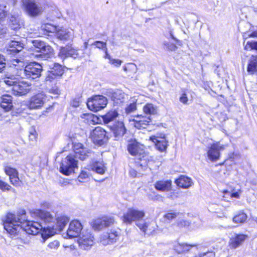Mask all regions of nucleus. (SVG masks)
<instances>
[{
    "mask_svg": "<svg viewBox=\"0 0 257 257\" xmlns=\"http://www.w3.org/2000/svg\"><path fill=\"white\" fill-rule=\"evenodd\" d=\"M78 242L81 248L84 250L88 249L94 244V237L89 232L83 231Z\"/></svg>",
    "mask_w": 257,
    "mask_h": 257,
    "instance_id": "obj_11",
    "label": "nucleus"
},
{
    "mask_svg": "<svg viewBox=\"0 0 257 257\" xmlns=\"http://www.w3.org/2000/svg\"><path fill=\"white\" fill-rule=\"evenodd\" d=\"M77 167V161L72 155L67 156L61 163L60 172L68 176L74 172V169Z\"/></svg>",
    "mask_w": 257,
    "mask_h": 257,
    "instance_id": "obj_5",
    "label": "nucleus"
},
{
    "mask_svg": "<svg viewBox=\"0 0 257 257\" xmlns=\"http://www.w3.org/2000/svg\"><path fill=\"white\" fill-rule=\"evenodd\" d=\"M145 215L143 210H140L134 208H129L126 212L124 213L122 221L126 224H131L133 221H137L136 225L145 233L149 234L154 230V228H150V224L144 222L142 220Z\"/></svg>",
    "mask_w": 257,
    "mask_h": 257,
    "instance_id": "obj_3",
    "label": "nucleus"
},
{
    "mask_svg": "<svg viewBox=\"0 0 257 257\" xmlns=\"http://www.w3.org/2000/svg\"><path fill=\"white\" fill-rule=\"evenodd\" d=\"M225 149V146L219 142L212 144L207 152L208 158L212 161H216L220 157V151Z\"/></svg>",
    "mask_w": 257,
    "mask_h": 257,
    "instance_id": "obj_15",
    "label": "nucleus"
},
{
    "mask_svg": "<svg viewBox=\"0 0 257 257\" xmlns=\"http://www.w3.org/2000/svg\"><path fill=\"white\" fill-rule=\"evenodd\" d=\"M60 245L59 241L57 240H55L47 244L46 249L49 251L55 252L60 247Z\"/></svg>",
    "mask_w": 257,
    "mask_h": 257,
    "instance_id": "obj_38",
    "label": "nucleus"
},
{
    "mask_svg": "<svg viewBox=\"0 0 257 257\" xmlns=\"http://www.w3.org/2000/svg\"><path fill=\"white\" fill-rule=\"evenodd\" d=\"M89 178V173L87 171H82L78 177V180L80 182H86Z\"/></svg>",
    "mask_w": 257,
    "mask_h": 257,
    "instance_id": "obj_46",
    "label": "nucleus"
},
{
    "mask_svg": "<svg viewBox=\"0 0 257 257\" xmlns=\"http://www.w3.org/2000/svg\"><path fill=\"white\" fill-rule=\"evenodd\" d=\"M137 109L136 106V100L134 99L133 100V102L130 103L129 105H128L125 108V113L128 114L133 111H134Z\"/></svg>",
    "mask_w": 257,
    "mask_h": 257,
    "instance_id": "obj_45",
    "label": "nucleus"
},
{
    "mask_svg": "<svg viewBox=\"0 0 257 257\" xmlns=\"http://www.w3.org/2000/svg\"><path fill=\"white\" fill-rule=\"evenodd\" d=\"M151 118L150 116H144L142 114L138 115L135 117L132 120H130L132 125L138 129L145 128L150 122Z\"/></svg>",
    "mask_w": 257,
    "mask_h": 257,
    "instance_id": "obj_19",
    "label": "nucleus"
},
{
    "mask_svg": "<svg viewBox=\"0 0 257 257\" xmlns=\"http://www.w3.org/2000/svg\"><path fill=\"white\" fill-rule=\"evenodd\" d=\"M31 43L36 48L38 49V51L39 52L40 50H41L46 44L44 42L40 40H33L31 41Z\"/></svg>",
    "mask_w": 257,
    "mask_h": 257,
    "instance_id": "obj_43",
    "label": "nucleus"
},
{
    "mask_svg": "<svg viewBox=\"0 0 257 257\" xmlns=\"http://www.w3.org/2000/svg\"><path fill=\"white\" fill-rule=\"evenodd\" d=\"M119 235V231L113 229L110 232L103 235L100 238V242L104 245L113 243L116 242Z\"/></svg>",
    "mask_w": 257,
    "mask_h": 257,
    "instance_id": "obj_20",
    "label": "nucleus"
},
{
    "mask_svg": "<svg viewBox=\"0 0 257 257\" xmlns=\"http://www.w3.org/2000/svg\"><path fill=\"white\" fill-rule=\"evenodd\" d=\"M179 100L182 103L186 104L187 103L188 101V98L187 97V94L185 92H183L181 96L180 97Z\"/></svg>",
    "mask_w": 257,
    "mask_h": 257,
    "instance_id": "obj_57",
    "label": "nucleus"
},
{
    "mask_svg": "<svg viewBox=\"0 0 257 257\" xmlns=\"http://www.w3.org/2000/svg\"><path fill=\"white\" fill-rule=\"evenodd\" d=\"M127 149L131 155L137 156L140 160L142 159V157H144L145 151L143 146L135 140H131L128 141Z\"/></svg>",
    "mask_w": 257,
    "mask_h": 257,
    "instance_id": "obj_9",
    "label": "nucleus"
},
{
    "mask_svg": "<svg viewBox=\"0 0 257 257\" xmlns=\"http://www.w3.org/2000/svg\"><path fill=\"white\" fill-rule=\"evenodd\" d=\"M247 215L243 212H240L233 218V221L236 223H241L245 221Z\"/></svg>",
    "mask_w": 257,
    "mask_h": 257,
    "instance_id": "obj_40",
    "label": "nucleus"
},
{
    "mask_svg": "<svg viewBox=\"0 0 257 257\" xmlns=\"http://www.w3.org/2000/svg\"><path fill=\"white\" fill-rule=\"evenodd\" d=\"M54 55V50L49 45L45 44L41 50H40L39 56L43 59L51 58Z\"/></svg>",
    "mask_w": 257,
    "mask_h": 257,
    "instance_id": "obj_30",
    "label": "nucleus"
},
{
    "mask_svg": "<svg viewBox=\"0 0 257 257\" xmlns=\"http://www.w3.org/2000/svg\"><path fill=\"white\" fill-rule=\"evenodd\" d=\"M0 189L3 192L12 191L14 193L16 192L15 189L13 188L9 184L2 180H0Z\"/></svg>",
    "mask_w": 257,
    "mask_h": 257,
    "instance_id": "obj_42",
    "label": "nucleus"
},
{
    "mask_svg": "<svg viewBox=\"0 0 257 257\" xmlns=\"http://www.w3.org/2000/svg\"><path fill=\"white\" fill-rule=\"evenodd\" d=\"M164 45L166 49L171 51H175L177 49V46L172 43H165Z\"/></svg>",
    "mask_w": 257,
    "mask_h": 257,
    "instance_id": "obj_56",
    "label": "nucleus"
},
{
    "mask_svg": "<svg viewBox=\"0 0 257 257\" xmlns=\"http://www.w3.org/2000/svg\"><path fill=\"white\" fill-rule=\"evenodd\" d=\"M106 168L102 162H95L88 166V170L95 172L97 174H103Z\"/></svg>",
    "mask_w": 257,
    "mask_h": 257,
    "instance_id": "obj_28",
    "label": "nucleus"
},
{
    "mask_svg": "<svg viewBox=\"0 0 257 257\" xmlns=\"http://www.w3.org/2000/svg\"><path fill=\"white\" fill-rule=\"evenodd\" d=\"M155 188L159 191H168L171 188V181H159L155 185Z\"/></svg>",
    "mask_w": 257,
    "mask_h": 257,
    "instance_id": "obj_33",
    "label": "nucleus"
},
{
    "mask_svg": "<svg viewBox=\"0 0 257 257\" xmlns=\"http://www.w3.org/2000/svg\"><path fill=\"white\" fill-rule=\"evenodd\" d=\"M118 116V113L115 110L110 111L103 116V120L105 123H108L113 120Z\"/></svg>",
    "mask_w": 257,
    "mask_h": 257,
    "instance_id": "obj_37",
    "label": "nucleus"
},
{
    "mask_svg": "<svg viewBox=\"0 0 257 257\" xmlns=\"http://www.w3.org/2000/svg\"><path fill=\"white\" fill-rule=\"evenodd\" d=\"M190 225V222L188 221L181 220L177 222L176 225L179 228H183L186 226H188Z\"/></svg>",
    "mask_w": 257,
    "mask_h": 257,
    "instance_id": "obj_53",
    "label": "nucleus"
},
{
    "mask_svg": "<svg viewBox=\"0 0 257 257\" xmlns=\"http://www.w3.org/2000/svg\"><path fill=\"white\" fill-rule=\"evenodd\" d=\"M195 246H196L195 244L177 242L174 244V249L178 253L180 254L188 251L192 247Z\"/></svg>",
    "mask_w": 257,
    "mask_h": 257,
    "instance_id": "obj_31",
    "label": "nucleus"
},
{
    "mask_svg": "<svg viewBox=\"0 0 257 257\" xmlns=\"http://www.w3.org/2000/svg\"><path fill=\"white\" fill-rule=\"evenodd\" d=\"M26 65L23 59H14L11 61V67L17 70V75L21 77H24L23 71Z\"/></svg>",
    "mask_w": 257,
    "mask_h": 257,
    "instance_id": "obj_21",
    "label": "nucleus"
},
{
    "mask_svg": "<svg viewBox=\"0 0 257 257\" xmlns=\"http://www.w3.org/2000/svg\"><path fill=\"white\" fill-rule=\"evenodd\" d=\"M107 99L103 95H95L89 98L87 102L88 108L93 111L103 109L107 104Z\"/></svg>",
    "mask_w": 257,
    "mask_h": 257,
    "instance_id": "obj_6",
    "label": "nucleus"
},
{
    "mask_svg": "<svg viewBox=\"0 0 257 257\" xmlns=\"http://www.w3.org/2000/svg\"><path fill=\"white\" fill-rule=\"evenodd\" d=\"M7 15V11L6 7L4 6H0V20L5 18Z\"/></svg>",
    "mask_w": 257,
    "mask_h": 257,
    "instance_id": "obj_54",
    "label": "nucleus"
},
{
    "mask_svg": "<svg viewBox=\"0 0 257 257\" xmlns=\"http://www.w3.org/2000/svg\"><path fill=\"white\" fill-rule=\"evenodd\" d=\"M114 220L113 217L105 216L101 219H97L92 222V227L96 230H100L106 227L113 224Z\"/></svg>",
    "mask_w": 257,
    "mask_h": 257,
    "instance_id": "obj_16",
    "label": "nucleus"
},
{
    "mask_svg": "<svg viewBox=\"0 0 257 257\" xmlns=\"http://www.w3.org/2000/svg\"><path fill=\"white\" fill-rule=\"evenodd\" d=\"M25 214L23 211L21 216L16 215L13 213H8L6 219L4 222V228L12 236V237L17 235L26 232L29 234L36 235L42 229L44 230L43 234L46 233L44 226L38 222L32 221H25L22 218V215Z\"/></svg>",
    "mask_w": 257,
    "mask_h": 257,
    "instance_id": "obj_1",
    "label": "nucleus"
},
{
    "mask_svg": "<svg viewBox=\"0 0 257 257\" xmlns=\"http://www.w3.org/2000/svg\"><path fill=\"white\" fill-rule=\"evenodd\" d=\"M56 34L59 39L63 41L72 40L74 38V33L72 30L58 28Z\"/></svg>",
    "mask_w": 257,
    "mask_h": 257,
    "instance_id": "obj_24",
    "label": "nucleus"
},
{
    "mask_svg": "<svg viewBox=\"0 0 257 257\" xmlns=\"http://www.w3.org/2000/svg\"><path fill=\"white\" fill-rule=\"evenodd\" d=\"M90 138L94 144L102 145L107 141L106 132L100 126L96 127L90 132Z\"/></svg>",
    "mask_w": 257,
    "mask_h": 257,
    "instance_id": "obj_8",
    "label": "nucleus"
},
{
    "mask_svg": "<svg viewBox=\"0 0 257 257\" xmlns=\"http://www.w3.org/2000/svg\"><path fill=\"white\" fill-rule=\"evenodd\" d=\"M81 103V97L78 96L73 99L71 102V105L73 107H78Z\"/></svg>",
    "mask_w": 257,
    "mask_h": 257,
    "instance_id": "obj_52",
    "label": "nucleus"
},
{
    "mask_svg": "<svg viewBox=\"0 0 257 257\" xmlns=\"http://www.w3.org/2000/svg\"><path fill=\"white\" fill-rule=\"evenodd\" d=\"M38 137V134L35 128L32 127L29 131V139L32 142H35Z\"/></svg>",
    "mask_w": 257,
    "mask_h": 257,
    "instance_id": "obj_48",
    "label": "nucleus"
},
{
    "mask_svg": "<svg viewBox=\"0 0 257 257\" xmlns=\"http://www.w3.org/2000/svg\"><path fill=\"white\" fill-rule=\"evenodd\" d=\"M11 27L13 30H16L20 27V23L19 22V20L14 17H12L11 19V24H10Z\"/></svg>",
    "mask_w": 257,
    "mask_h": 257,
    "instance_id": "obj_47",
    "label": "nucleus"
},
{
    "mask_svg": "<svg viewBox=\"0 0 257 257\" xmlns=\"http://www.w3.org/2000/svg\"><path fill=\"white\" fill-rule=\"evenodd\" d=\"M18 79L14 76L6 77L3 79V82L8 86H12L13 87L18 82Z\"/></svg>",
    "mask_w": 257,
    "mask_h": 257,
    "instance_id": "obj_41",
    "label": "nucleus"
},
{
    "mask_svg": "<svg viewBox=\"0 0 257 257\" xmlns=\"http://www.w3.org/2000/svg\"><path fill=\"white\" fill-rule=\"evenodd\" d=\"M137 69L136 65L134 63H129L123 66L124 71H130L132 73H136L137 71Z\"/></svg>",
    "mask_w": 257,
    "mask_h": 257,
    "instance_id": "obj_44",
    "label": "nucleus"
},
{
    "mask_svg": "<svg viewBox=\"0 0 257 257\" xmlns=\"http://www.w3.org/2000/svg\"><path fill=\"white\" fill-rule=\"evenodd\" d=\"M58 55L61 58H65L68 56L76 58L78 57L79 54L77 50L71 46L68 45L60 49Z\"/></svg>",
    "mask_w": 257,
    "mask_h": 257,
    "instance_id": "obj_22",
    "label": "nucleus"
},
{
    "mask_svg": "<svg viewBox=\"0 0 257 257\" xmlns=\"http://www.w3.org/2000/svg\"><path fill=\"white\" fill-rule=\"evenodd\" d=\"M82 229L81 223L77 220L72 221L67 230V235L70 238L77 237Z\"/></svg>",
    "mask_w": 257,
    "mask_h": 257,
    "instance_id": "obj_18",
    "label": "nucleus"
},
{
    "mask_svg": "<svg viewBox=\"0 0 257 257\" xmlns=\"http://www.w3.org/2000/svg\"><path fill=\"white\" fill-rule=\"evenodd\" d=\"M42 71V66L36 62L31 63L27 65L23 71L24 77L32 78L33 79L37 78L41 76Z\"/></svg>",
    "mask_w": 257,
    "mask_h": 257,
    "instance_id": "obj_7",
    "label": "nucleus"
},
{
    "mask_svg": "<svg viewBox=\"0 0 257 257\" xmlns=\"http://www.w3.org/2000/svg\"><path fill=\"white\" fill-rule=\"evenodd\" d=\"M49 92L53 94L54 95V97H57L59 95L60 91L58 87H54L50 89Z\"/></svg>",
    "mask_w": 257,
    "mask_h": 257,
    "instance_id": "obj_55",
    "label": "nucleus"
},
{
    "mask_svg": "<svg viewBox=\"0 0 257 257\" xmlns=\"http://www.w3.org/2000/svg\"><path fill=\"white\" fill-rule=\"evenodd\" d=\"M150 140L155 144L157 150L161 152L165 151L168 146V142L165 137L158 138L155 136L150 137Z\"/></svg>",
    "mask_w": 257,
    "mask_h": 257,
    "instance_id": "obj_26",
    "label": "nucleus"
},
{
    "mask_svg": "<svg viewBox=\"0 0 257 257\" xmlns=\"http://www.w3.org/2000/svg\"><path fill=\"white\" fill-rule=\"evenodd\" d=\"M143 111L146 114L154 115L157 113V107L152 103H147L143 107Z\"/></svg>",
    "mask_w": 257,
    "mask_h": 257,
    "instance_id": "obj_36",
    "label": "nucleus"
},
{
    "mask_svg": "<svg viewBox=\"0 0 257 257\" xmlns=\"http://www.w3.org/2000/svg\"><path fill=\"white\" fill-rule=\"evenodd\" d=\"M22 8L26 13L32 17H36L42 14L47 5L44 2L36 0H21Z\"/></svg>",
    "mask_w": 257,
    "mask_h": 257,
    "instance_id": "obj_4",
    "label": "nucleus"
},
{
    "mask_svg": "<svg viewBox=\"0 0 257 257\" xmlns=\"http://www.w3.org/2000/svg\"><path fill=\"white\" fill-rule=\"evenodd\" d=\"M92 45L95 46L99 49H104L106 48V43L102 41H95Z\"/></svg>",
    "mask_w": 257,
    "mask_h": 257,
    "instance_id": "obj_51",
    "label": "nucleus"
},
{
    "mask_svg": "<svg viewBox=\"0 0 257 257\" xmlns=\"http://www.w3.org/2000/svg\"><path fill=\"white\" fill-rule=\"evenodd\" d=\"M245 49H255L257 50V42L255 41H248L245 45Z\"/></svg>",
    "mask_w": 257,
    "mask_h": 257,
    "instance_id": "obj_49",
    "label": "nucleus"
},
{
    "mask_svg": "<svg viewBox=\"0 0 257 257\" xmlns=\"http://www.w3.org/2000/svg\"><path fill=\"white\" fill-rule=\"evenodd\" d=\"M179 214L177 212H169L164 215V218L169 220H171L175 218Z\"/></svg>",
    "mask_w": 257,
    "mask_h": 257,
    "instance_id": "obj_50",
    "label": "nucleus"
},
{
    "mask_svg": "<svg viewBox=\"0 0 257 257\" xmlns=\"http://www.w3.org/2000/svg\"><path fill=\"white\" fill-rule=\"evenodd\" d=\"M168 197L170 198H171L172 199H175V198H176L177 197V196L175 194L173 193L172 195H171Z\"/></svg>",
    "mask_w": 257,
    "mask_h": 257,
    "instance_id": "obj_64",
    "label": "nucleus"
},
{
    "mask_svg": "<svg viewBox=\"0 0 257 257\" xmlns=\"http://www.w3.org/2000/svg\"><path fill=\"white\" fill-rule=\"evenodd\" d=\"M46 101V95L43 93H38L30 98L28 106L30 109H39L43 106Z\"/></svg>",
    "mask_w": 257,
    "mask_h": 257,
    "instance_id": "obj_10",
    "label": "nucleus"
},
{
    "mask_svg": "<svg viewBox=\"0 0 257 257\" xmlns=\"http://www.w3.org/2000/svg\"><path fill=\"white\" fill-rule=\"evenodd\" d=\"M130 174L133 177H136L137 175V172L134 169H131L130 170Z\"/></svg>",
    "mask_w": 257,
    "mask_h": 257,
    "instance_id": "obj_61",
    "label": "nucleus"
},
{
    "mask_svg": "<svg viewBox=\"0 0 257 257\" xmlns=\"http://www.w3.org/2000/svg\"><path fill=\"white\" fill-rule=\"evenodd\" d=\"M31 89V85L24 81H19L12 88L15 95L22 96L27 94Z\"/></svg>",
    "mask_w": 257,
    "mask_h": 257,
    "instance_id": "obj_13",
    "label": "nucleus"
},
{
    "mask_svg": "<svg viewBox=\"0 0 257 257\" xmlns=\"http://www.w3.org/2000/svg\"><path fill=\"white\" fill-rule=\"evenodd\" d=\"M175 182L177 186L183 188H188L193 185L192 179L185 176H181Z\"/></svg>",
    "mask_w": 257,
    "mask_h": 257,
    "instance_id": "obj_27",
    "label": "nucleus"
},
{
    "mask_svg": "<svg viewBox=\"0 0 257 257\" xmlns=\"http://www.w3.org/2000/svg\"><path fill=\"white\" fill-rule=\"evenodd\" d=\"M64 73V70L61 65L58 63H54L52 66H50V70H48L46 80L52 81L58 77H60Z\"/></svg>",
    "mask_w": 257,
    "mask_h": 257,
    "instance_id": "obj_12",
    "label": "nucleus"
},
{
    "mask_svg": "<svg viewBox=\"0 0 257 257\" xmlns=\"http://www.w3.org/2000/svg\"><path fill=\"white\" fill-rule=\"evenodd\" d=\"M5 173L9 176L11 183L15 187H19L22 181L19 177L18 171L15 168L10 166H6L4 169Z\"/></svg>",
    "mask_w": 257,
    "mask_h": 257,
    "instance_id": "obj_14",
    "label": "nucleus"
},
{
    "mask_svg": "<svg viewBox=\"0 0 257 257\" xmlns=\"http://www.w3.org/2000/svg\"><path fill=\"white\" fill-rule=\"evenodd\" d=\"M57 29L58 28L50 24H43L41 27V30L44 32H46V33H56Z\"/></svg>",
    "mask_w": 257,
    "mask_h": 257,
    "instance_id": "obj_39",
    "label": "nucleus"
},
{
    "mask_svg": "<svg viewBox=\"0 0 257 257\" xmlns=\"http://www.w3.org/2000/svg\"><path fill=\"white\" fill-rule=\"evenodd\" d=\"M0 106L5 111L12 110L13 107L12 96L9 94L3 95L1 97Z\"/></svg>",
    "mask_w": 257,
    "mask_h": 257,
    "instance_id": "obj_25",
    "label": "nucleus"
},
{
    "mask_svg": "<svg viewBox=\"0 0 257 257\" xmlns=\"http://www.w3.org/2000/svg\"><path fill=\"white\" fill-rule=\"evenodd\" d=\"M257 69V57L252 56L249 59L247 67V71L250 73H253Z\"/></svg>",
    "mask_w": 257,
    "mask_h": 257,
    "instance_id": "obj_35",
    "label": "nucleus"
},
{
    "mask_svg": "<svg viewBox=\"0 0 257 257\" xmlns=\"http://www.w3.org/2000/svg\"><path fill=\"white\" fill-rule=\"evenodd\" d=\"M73 150L75 153V157L81 160H84L91 154L90 150L84 147L81 143L74 144Z\"/></svg>",
    "mask_w": 257,
    "mask_h": 257,
    "instance_id": "obj_17",
    "label": "nucleus"
},
{
    "mask_svg": "<svg viewBox=\"0 0 257 257\" xmlns=\"http://www.w3.org/2000/svg\"><path fill=\"white\" fill-rule=\"evenodd\" d=\"M126 95L122 90L116 89L113 91L111 99L115 103H122L125 101Z\"/></svg>",
    "mask_w": 257,
    "mask_h": 257,
    "instance_id": "obj_29",
    "label": "nucleus"
},
{
    "mask_svg": "<svg viewBox=\"0 0 257 257\" xmlns=\"http://www.w3.org/2000/svg\"><path fill=\"white\" fill-rule=\"evenodd\" d=\"M110 64L113 65L114 66L118 67L121 65L122 61L118 59H112L109 62Z\"/></svg>",
    "mask_w": 257,
    "mask_h": 257,
    "instance_id": "obj_58",
    "label": "nucleus"
},
{
    "mask_svg": "<svg viewBox=\"0 0 257 257\" xmlns=\"http://www.w3.org/2000/svg\"><path fill=\"white\" fill-rule=\"evenodd\" d=\"M36 213L45 223H48L44 227L46 233L42 234L43 242L50 236L57 233L58 231L63 230L69 221V218L66 216L61 215L55 218L50 212L42 210H37Z\"/></svg>",
    "mask_w": 257,
    "mask_h": 257,
    "instance_id": "obj_2",
    "label": "nucleus"
},
{
    "mask_svg": "<svg viewBox=\"0 0 257 257\" xmlns=\"http://www.w3.org/2000/svg\"><path fill=\"white\" fill-rule=\"evenodd\" d=\"M247 238L246 235L243 234H235L229 239V245L231 249H235L241 245Z\"/></svg>",
    "mask_w": 257,
    "mask_h": 257,
    "instance_id": "obj_23",
    "label": "nucleus"
},
{
    "mask_svg": "<svg viewBox=\"0 0 257 257\" xmlns=\"http://www.w3.org/2000/svg\"><path fill=\"white\" fill-rule=\"evenodd\" d=\"M250 37H256L257 38V31H254L252 32L250 35Z\"/></svg>",
    "mask_w": 257,
    "mask_h": 257,
    "instance_id": "obj_63",
    "label": "nucleus"
},
{
    "mask_svg": "<svg viewBox=\"0 0 257 257\" xmlns=\"http://www.w3.org/2000/svg\"><path fill=\"white\" fill-rule=\"evenodd\" d=\"M230 196L231 198H239V194L238 192H235V193H231L230 194Z\"/></svg>",
    "mask_w": 257,
    "mask_h": 257,
    "instance_id": "obj_62",
    "label": "nucleus"
},
{
    "mask_svg": "<svg viewBox=\"0 0 257 257\" xmlns=\"http://www.w3.org/2000/svg\"><path fill=\"white\" fill-rule=\"evenodd\" d=\"M9 50L12 53L21 52L24 48V45L20 42L12 41L9 44Z\"/></svg>",
    "mask_w": 257,
    "mask_h": 257,
    "instance_id": "obj_34",
    "label": "nucleus"
},
{
    "mask_svg": "<svg viewBox=\"0 0 257 257\" xmlns=\"http://www.w3.org/2000/svg\"><path fill=\"white\" fill-rule=\"evenodd\" d=\"M125 132V128L123 122L122 121L118 122L113 130V134L116 140H118L123 136Z\"/></svg>",
    "mask_w": 257,
    "mask_h": 257,
    "instance_id": "obj_32",
    "label": "nucleus"
},
{
    "mask_svg": "<svg viewBox=\"0 0 257 257\" xmlns=\"http://www.w3.org/2000/svg\"><path fill=\"white\" fill-rule=\"evenodd\" d=\"M104 51H105V56H104V58L105 59H108L109 61V62L110 61V60L112 59V58L109 55V54L107 52V48H105V49H104Z\"/></svg>",
    "mask_w": 257,
    "mask_h": 257,
    "instance_id": "obj_60",
    "label": "nucleus"
},
{
    "mask_svg": "<svg viewBox=\"0 0 257 257\" xmlns=\"http://www.w3.org/2000/svg\"><path fill=\"white\" fill-rule=\"evenodd\" d=\"M6 62L0 61V73L2 72L6 68Z\"/></svg>",
    "mask_w": 257,
    "mask_h": 257,
    "instance_id": "obj_59",
    "label": "nucleus"
}]
</instances>
